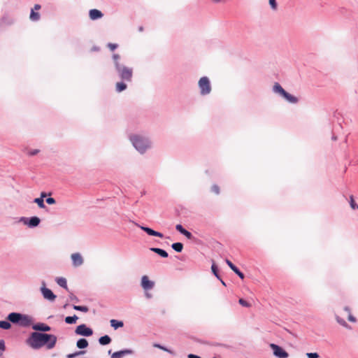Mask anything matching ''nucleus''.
<instances>
[{"label": "nucleus", "mask_w": 358, "mask_h": 358, "mask_svg": "<svg viewBox=\"0 0 358 358\" xmlns=\"http://www.w3.org/2000/svg\"><path fill=\"white\" fill-rule=\"evenodd\" d=\"M20 222H22L24 224L27 225L30 228H34L39 225L41 220L36 216L31 217H22L20 218Z\"/></svg>", "instance_id": "obj_6"}, {"label": "nucleus", "mask_w": 358, "mask_h": 358, "mask_svg": "<svg viewBox=\"0 0 358 358\" xmlns=\"http://www.w3.org/2000/svg\"><path fill=\"white\" fill-rule=\"evenodd\" d=\"M127 88V85L125 81L121 80L117 82L115 85V90L117 92H122Z\"/></svg>", "instance_id": "obj_20"}, {"label": "nucleus", "mask_w": 358, "mask_h": 358, "mask_svg": "<svg viewBox=\"0 0 358 358\" xmlns=\"http://www.w3.org/2000/svg\"><path fill=\"white\" fill-rule=\"evenodd\" d=\"M213 358H216V357H213Z\"/></svg>", "instance_id": "obj_62"}, {"label": "nucleus", "mask_w": 358, "mask_h": 358, "mask_svg": "<svg viewBox=\"0 0 358 358\" xmlns=\"http://www.w3.org/2000/svg\"><path fill=\"white\" fill-rule=\"evenodd\" d=\"M227 264L229 266V268L238 275V277L241 279H243L245 278V275L243 273H242L238 267H236L231 261L229 259L225 260Z\"/></svg>", "instance_id": "obj_16"}, {"label": "nucleus", "mask_w": 358, "mask_h": 358, "mask_svg": "<svg viewBox=\"0 0 358 358\" xmlns=\"http://www.w3.org/2000/svg\"><path fill=\"white\" fill-rule=\"evenodd\" d=\"M348 319L352 322H356V318L351 313L349 314Z\"/></svg>", "instance_id": "obj_48"}, {"label": "nucleus", "mask_w": 358, "mask_h": 358, "mask_svg": "<svg viewBox=\"0 0 358 358\" xmlns=\"http://www.w3.org/2000/svg\"><path fill=\"white\" fill-rule=\"evenodd\" d=\"M120 55L118 54H114L113 55V59L114 60V65H115V67H116V63H120L119 62V59H120Z\"/></svg>", "instance_id": "obj_41"}, {"label": "nucleus", "mask_w": 358, "mask_h": 358, "mask_svg": "<svg viewBox=\"0 0 358 358\" xmlns=\"http://www.w3.org/2000/svg\"><path fill=\"white\" fill-rule=\"evenodd\" d=\"M73 266L78 267L83 264V258L78 252L73 253L71 256Z\"/></svg>", "instance_id": "obj_13"}, {"label": "nucleus", "mask_w": 358, "mask_h": 358, "mask_svg": "<svg viewBox=\"0 0 358 358\" xmlns=\"http://www.w3.org/2000/svg\"><path fill=\"white\" fill-rule=\"evenodd\" d=\"M46 196V194L45 192H42L41 194V197L40 198H42L43 199V198Z\"/></svg>", "instance_id": "obj_55"}, {"label": "nucleus", "mask_w": 358, "mask_h": 358, "mask_svg": "<svg viewBox=\"0 0 358 358\" xmlns=\"http://www.w3.org/2000/svg\"><path fill=\"white\" fill-rule=\"evenodd\" d=\"M153 346H154L155 348H157L161 349V350H164V351L167 350V348H166V347H164V346H163V345H161L160 344H158V343H155V344L153 345Z\"/></svg>", "instance_id": "obj_47"}, {"label": "nucleus", "mask_w": 358, "mask_h": 358, "mask_svg": "<svg viewBox=\"0 0 358 358\" xmlns=\"http://www.w3.org/2000/svg\"><path fill=\"white\" fill-rule=\"evenodd\" d=\"M78 317L74 315L73 316H67L65 317V322L66 324H75L76 322V321L78 320Z\"/></svg>", "instance_id": "obj_26"}, {"label": "nucleus", "mask_w": 358, "mask_h": 358, "mask_svg": "<svg viewBox=\"0 0 358 358\" xmlns=\"http://www.w3.org/2000/svg\"><path fill=\"white\" fill-rule=\"evenodd\" d=\"M238 303L244 307H249L250 306V303L243 299H240Z\"/></svg>", "instance_id": "obj_39"}, {"label": "nucleus", "mask_w": 358, "mask_h": 358, "mask_svg": "<svg viewBox=\"0 0 358 358\" xmlns=\"http://www.w3.org/2000/svg\"><path fill=\"white\" fill-rule=\"evenodd\" d=\"M41 287H47L46 283L44 280L41 281Z\"/></svg>", "instance_id": "obj_52"}, {"label": "nucleus", "mask_w": 358, "mask_h": 358, "mask_svg": "<svg viewBox=\"0 0 358 358\" xmlns=\"http://www.w3.org/2000/svg\"><path fill=\"white\" fill-rule=\"evenodd\" d=\"M10 327H11V324H10V322L9 320L8 321H6V320H1L0 321V328L1 329L8 330V329H10Z\"/></svg>", "instance_id": "obj_28"}, {"label": "nucleus", "mask_w": 358, "mask_h": 358, "mask_svg": "<svg viewBox=\"0 0 358 358\" xmlns=\"http://www.w3.org/2000/svg\"><path fill=\"white\" fill-rule=\"evenodd\" d=\"M271 348L273 351V355L278 358H287L289 355L288 353L279 345L271 343L270 344Z\"/></svg>", "instance_id": "obj_8"}, {"label": "nucleus", "mask_w": 358, "mask_h": 358, "mask_svg": "<svg viewBox=\"0 0 358 358\" xmlns=\"http://www.w3.org/2000/svg\"><path fill=\"white\" fill-rule=\"evenodd\" d=\"M337 139V137L336 136H332V140L336 141Z\"/></svg>", "instance_id": "obj_58"}, {"label": "nucleus", "mask_w": 358, "mask_h": 358, "mask_svg": "<svg viewBox=\"0 0 358 358\" xmlns=\"http://www.w3.org/2000/svg\"><path fill=\"white\" fill-rule=\"evenodd\" d=\"M75 333L77 335L88 337L93 334V330L88 327L86 324H82L76 327Z\"/></svg>", "instance_id": "obj_7"}, {"label": "nucleus", "mask_w": 358, "mask_h": 358, "mask_svg": "<svg viewBox=\"0 0 358 358\" xmlns=\"http://www.w3.org/2000/svg\"><path fill=\"white\" fill-rule=\"evenodd\" d=\"M198 85L201 95L206 96L211 92L212 87L210 80L208 77H201L198 82Z\"/></svg>", "instance_id": "obj_5"}, {"label": "nucleus", "mask_w": 358, "mask_h": 358, "mask_svg": "<svg viewBox=\"0 0 358 358\" xmlns=\"http://www.w3.org/2000/svg\"><path fill=\"white\" fill-rule=\"evenodd\" d=\"M34 10H39L41 8V6L39 4L34 5Z\"/></svg>", "instance_id": "obj_50"}, {"label": "nucleus", "mask_w": 358, "mask_h": 358, "mask_svg": "<svg viewBox=\"0 0 358 358\" xmlns=\"http://www.w3.org/2000/svg\"><path fill=\"white\" fill-rule=\"evenodd\" d=\"M282 97L285 98L288 102L292 103H296L299 101L297 97L292 95L285 91V94L282 95Z\"/></svg>", "instance_id": "obj_18"}, {"label": "nucleus", "mask_w": 358, "mask_h": 358, "mask_svg": "<svg viewBox=\"0 0 358 358\" xmlns=\"http://www.w3.org/2000/svg\"><path fill=\"white\" fill-rule=\"evenodd\" d=\"M45 201H46V203L48 204H50V205H52V204H55L56 203L55 199L54 198H52V197L47 198Z\"/></svg>", "instance_id": "obj_42"}, {"label": "nucleus", "mask_w": 358, "mask_h": 358, "mask_svg": "<svg viewBox=\"0 0 358 358\" xmlns=\"http://www.w3.org/2000/svg\"><path fill=\"white\" fill-rule=\"evenodd\" d=\"M211 270H212V272L214 274V275L217 278V279H220V275H219V272H218V268L217 266V265L215 264V263H213L212 266H211Z\"/></svg>", "instance_id": "obj_30"}, {"label": "nucleus", "mask_w": 358, "mask_h": 358, "mask_svg": "<svg viewBox=\"0 0 358 358\" xmlns=\"http://www.w3.org/2000/svg\"><path fill=\"white\" fill-rule=\"evenodd\" d=\"M171 248L177 252H181L183 249V244L180 242L174 243L171 245Z\"/></svg>", "instance_id": "obj_25"}, {"label": "nucleus", "mask_w": 358, "mask_h": 358, "mask_svg": "<svg viewBox=\"0 0 358 358\" xmlns=\"http://www.w3.org/2000/svg\"><path fill=\"white\" fill-rule=\"evenodd\" d=\"M40 150H38V149H34V150H30L29 152H28V155L29 156H34L36 155H37L38 153H39Z\"/></svg>", "instance_id": "obj_45"}, {"label": "nucleus", "mask_w": 358, "mask_h": 358, "mask_svg": "<svg viewBox=\"0 0 358 358\" xmlns=\"http://www.w3.org/2000/svg\"><path fill=\"white\" fill-rule=\"evenodd\" d=\"M344 310H345L346 312L349 313V314L350 313V308H349V307H348V306H345V307L344 308Z\"/></svg>", "instance_id": "obj_53"}, {"label": "nucleus", "mask_w": 358, "mask_h": 358, "mask_svg": "<svg viewBox=\"0 0 358 358\" xmlns=\"http://www.w3.org/2000/svg\"><path fill=\"white\" fill-rule=\"evenodd\" d=\"M135 224L136 226H138L139 228H141L143 231H144L145 233H147L148 235L150 236H157V237H159V238H163L164 237V235L163 234L159 232V231H156L155 230H153L152 229L150 228V227H145V226H141L137 223H135Z\"/></svg>", "instance_id": "obj_10"}, {"label": "nucleus", "mask_w": 358, "mask_h": 358, "mask_svg": "<svg viewBox=\"0 0 358 358\" xmlns=\"http://www.w3.org/2000/svg\"><path fill=\"white\" fill-rule=\"evenodd\" d=\"M85 353V351H78V352H76L74 353H72V354H69L67 355L66 357L67 358H74L78 355H83Z\"/></svg>", "instance_id": "obj_33"}, {"label": "nucleus", "mask_w": 358, "mask_h": 358, "mask_svg": "<svg viewBox=\"0 0 358 358\" xmlns=\"http://www.w3.org/2000/svg\"><path fill=\"white\" fill-rule=\"evenodd\" d=\"M110 322L111 327H113L115 329H117L120 327H122L124 326V323L122 321H119V320L113 319L110 321Z\"/></svg>", "instance_id": "obj_24"}, {"label": "nucleus", "mask_w": 358, "mask_h": 358, "mask_svg": "<svg viewBox=\"0 0 358 358\" xmlns=\"http://www.w3.org/2000/svg\"><path fill=\"white\" fill-rule=\"evenodd\" d=\"M213 1L216 2V3H218L220 1V0H213Z\"/></svg>", "instance_id": "obj_59"}, {"label": "nucleus", "mask_w": 358, "mask_h": 358, "mask_svg": "<svg viewBox=\"0 0 358 358\" xmlns=\"http://www.w3.org/2000/svg\"><path fill=\"white\" fill-rule=\"evenodd\" d=\"M219 280L221 281V282L222 283V285H224V286H226L225 282H224V281H223L220 278V279H219Z\"/></svg>", "instance_id": "obj_57"}, {"label": "nucleus", "mask_w": 358, "mask_h": 358, "mask_svg": "<svg viewBox=\"0 0 358 358\" xmlns=\"http://www.w3.org/2000/svg\"><path fill=\"white\" fill-rule=\"evenodd\" d=\"M111 342V338L108 335H105V336H101L99 338V343L100 345H108L110 344Z\"/></svg>", "instance_id": "obj_21"}, {"label": "nucleus", "mask_w": 358, "mask_h": 358, "mask_svg": "<svg viewBox=\"0 0 358 358\" xmlns=\"http://www.w3.org/2000/svg\"><path fill=\"white\" fill-rule=\"evenodd\" d=\"M129 140L135 149L141 154H144L151 148V141L145 135L140 134H132L130 135Z\"/></svg>", "instance_id": "obj_2"}, {"label": "nucleus", "mask_w": 358, "mask_h": 358, "mask_svg": "<svg viewBox=\"0 0 358 358\" xmlns=\"http://www.w3.org/2000/svg\"><path fill=\"white\" fill-rule=\"evenodd\" d=\"M34 202L36 203L38 206V207L41 208H45V206L44 204V201L42 198H36L34 200Z\"/></svg>", "instance_id": "obj_31"}, {"label": "nucleus", "mask_w": 358, "mask_h": 358, "mask_svg": "<svg viewBox=\"0 0 358 358\" xmlns=\"http://www.w3.org/2000/svg\"><path fill=\"white\" fill-rule=\"evenodd\" d=\"M269 5L273 10H276L278 7V4L276 0H269Z\"/></svg>", "instance_id": "obj_36"}, {"label": "nucleus", "mask_w": 358, "mask_h": 358, "mask_svg": "<svg viewBox=\"0 0 358 358\" xmlns=\"http://www.w3.org/2000/svg\"><path fill=\"white\" fill-rule=\"evenodd\" d=\"M108 47L112 50H115L117 48V44L109 43Z\"/></svg>", "instance_id": "obj_46"}, {"label": "nucleus", "mask_w": 358, "mask_h": 358, "mask_svg": "<svg viewBox=\"0 0 358 358\" xmlns=\"http://www.w3.org/2000/svg\"><path fill=\"white\" fill-rule=\"evenodd\" d=\"M56 282L62 287L68 289L67 282L66 278L59 277L55 279Z\"/></svg>", "instance_id": "obj_23"}, {"label": "nucleus", "mask_w": 358, "mask_h": 358, "mask_svg": "<svg viewBox=\"0 0 358 358\" xmlns=\"http://www.w3.org/2000/svg\"><path fill=\"white\" fill-rule=\"evenodd\" d=\"M138 31H143V27L142 26L139 27H138Z\"/></svg>", "instance_id": "obj_56"}, {"label": "nucleus", "mask_w": 358, "mask_h": 358, "mask_svg": "<svg viewBox=\"0 0 358 358\" xmlns=\"http://www.w3.org/2000/svg\"><path fill=\"white\" fill-rule=\"evenodd\" d=\"M306 356L308 358H319V355L317 352H308Z\"/></svg>", "instance_id": "obj_40"}, {"label": "nucleus", "mask_w": 358, "mask_h": 358, "mask_svg": "<svg viewBox=\"0 0 358 358\" xmlns=\"http://www.w3.org/2000/svg\"><path fill=\"white\" fill-rule=\"evenodd\" d=\"M349 203H350V207L353 209V210H356L357 209L358 210V205L355 203V200H354V196L352 195H350V201H349Z\"/></svg>", "instance_id": "obj_32"}, {"label": "nucleus", "mask_w": 358, "mask_h": 358, "mask_svg": "<svg viewBox=\"0 0 358 358\" xmlns=\"http://www.w3.org/2000/svg\"><path fill=\"white\" fill-rule=\"evenodd\" d=\"M6 350L5 342L3 340H0V356L3 355V352Z\"/></svg>", "instance_id": "obj_35"}, {"label": "nucleus", "mask_w": 358, "mask_h": 358, "mask_svg": "<svg viewBox=\"0 0 358 358\" xmlns=\"http://www.w3.org/2000/svg\"><path fill=\"white\" fill-rule=\"evenodd\" d=\"M115 71L121 80L129 83L132 80L133 69L127 67L122 63H116Z\"/></svg>", "instance_id": "obj_4"}, {"label": "nucleus", "mask_w": 358, "mask_h": 358, "mask_svg": "<svg viewBox=\"0 0 358 358\" xmlns=\"http://www.w3.org/2000/svg\"><path fill=\"white\" fill-rule=\"evenodd\" d=\"M32 329L35 331H40L41 333H45L50 331L51 327L45 323L38 322L32 325Z\"/></svg>", "instance_id": "obj_11"}, {"label": "nucleus", "mask_w": 358, "mask_h": 358, "mask_svg": "<svg viewBox=\"0 0 358 358\" xmlns=\"http://www.w3.org/2000/svg\"><path fill=\"white\" fill-rule=\"evenodd\" d=\"M29 18L31 21H38L40 19V14L37 12H35L34 9H31Z\"/></svg>", "instance_id": "obj_27"}, {"label": "nucleus", "mask_w": 358, "mask_h": 358, "mask_svg": "<svg viewBox=\"0 0 358 358\" xmlns=\"http://www.w3.org/2000/svg\"><path fill=\"white\" fill-rule=\"evenodd\" d=\"M336 320H337L338 323H339L341 325H342L345 327H348V324L343 318H341L340 317L336 316Z\"/></svg>", "instance_id": "obj_34"}, {"label": "nucleus", "mask_w": 358, "mask_h": 358, "mask_svg": "<svg viewBox=\"0 0 358 358\" xmlns=\"http://www.w3.org/2000/svg\"><path fill=\"white\" fill-rule=\"evenodd\" d=\"M211 191L214 193H215L216 194H220V187L218 185H213L212 187H211Z\"/></svg>", "instance_id": "obj_38"}, {"label": "nucleus", "mask_w": 358, "mask_h": 358, "mask_svg": "<svg viewBox=\"0 0 358 358\" xmlns=\"http://www.w3.org/2000/svg\"><path fill=\"white\" fill-rule=\"evenodd\" d=\"M108 354H109V355H110V354H111V350H108Z\"/></svg>", "instance_id": "obj_61"}, {"label": "nucleus", "mask_w": 358, "mask_h": 358, "mask_svg": "<svg viewBox=\"0 0 358 358\" xmlns=\"http://www.w3.org/2000/svg\"><path fill=\"white\" fill-rule=\"evenodd\" d=\"M134 350L131 349H124L120 351L115 352L111 354V358H122L126 355H133Z\"/></svg>", "instance_id": "obj_12"}, {"label": "nucleus", "mask_w": 358, "mask_h": 358, "mask_svg": "<svg viewBox=\"0 0 358 358\" xmlns=\"http://www.w3.org/2000/svg\"><path fill=\"white\" fill-rule=\"evenodd\" d=\"M155 283L149 280L147 275H143L141 278V286L145 290H149L154 287Z\"/></svg>", "instance_id": "obj_14"}, {"label": "nucleus", "mask_w": 358, "mask_h": 358, "mask_svg": "<svg viewBox=\"0 0 358 358\" xmlns=\"http://www.w3.org/2000/svg\"><path fill=\"white\" fill-rule=\"evenodd\" d=\"M145 296L148 299L151 298L152 297V295L148 292L145 293Z\"/></svg>", "instance_id": "obj_54"}, {"label": "nucleus", "mask_w": 358, "mask_h": 358, "mask_svg": "<svg viewBox=\"0 0 358 358\" xmlns=\"http://www.w3.org/2000/svg\"><path fill=\"white\" fill-rule=\"evenodd\" d=\"M40 291L43 297L50 302L55 301L57 298V296L52 292V291L48 287H41Z\"/></svg>", "instance_id": "obj_9"}, {"label": "nucleus", "mask_w": 358, "mask_h": 358, "mask_svg": "<svg viewBox=\"0 0 358 358\" xmlns=\"http://www.w3.org/2000/svg\"><path fill=\"white\" fill-rule=\"evenodd\" d=\"M150 250L163 258H166L169 256L168 252L163 249L159 248H150Z\"/></svg>", "instance_id": "obj_17"}, {"label": "nucleus", "mask_w": 358, "mask_h": 358, "mask_svg": "<svg viewBox=\"0 0 358 358\" xmlns=\"http://www.w3.org/2000/svg\"><path fill=\"white\" fill-rule=\"evenodd\" d=\"M57 336L53 334L32 332L27 340V344L33 349L37 350L46 345L48 350L52 349L57 343Z\"/></svg>", "instance_id": "obj_1"}, {"label": "nucleus", "mask_w": 358, "mask_h": 358, "mask_svg": "<svg viewBox=\"0 0 358 358\" xmlns=\"http://www.w3.org/2000/svg\"><path fill=\"white\" fill-rule=\"evenodd\" d=\"M89 16L92 20H96L101 18L103 16V14L98 9H91L89 11Z\"/></svg>", "instance_id": "obj_15"}, {"label": "nucleus", "mask_w": 358, "mask_h": 358, "mask_svg": "<svg viewBox=\"0 0 358 358\" xmlns=\"http://www.w3.org/2000/svg\"><path fill=\"white\" fill-rule=\"evenodd\" d=\"M187 357L188 358H201V357L194 355V354H189Z\"/></svg>", "instance_id": "obj_49"}, {"label": "nucleus", "mask_w": 358, "mask_h": 358, "mask_svg": "<svg viewBox=\"0 0 358 358\" xmlns=\"http://www.w3.org/2000/svg\"><path fill=\"white\" fill-rule=\"evenodd\" d=\"M176 229L181 234H182L186 231V229L180 224L176 226Z\"/></svg>", "instance_id": "obj_37"}, {"label": "nucleus", "mask_w": 358, "mask_h": 358, "mask_svg": "<svg viewBox=\"0 0 358 358\" xmlns=\"http://www.w3.org/2000/svg\"><path fill=\"white\" fill-rule=\"evenodd\" d=\"M88 341L85 338H80L77 341L76 346L80 349L86 348L88 346Z\"/></svg>", "instance_id": "obj_22"}, {"label": "nucleus", "mask_w": 358, "mask_h": 358, "mask_svg": "<svg viewBox=\"0 0 358 358\" xmlns=\"http://www.w3.org/2000/svg\"><path fill=\"white\" fill-rule=\"evenodd\" d=\"M69 299L71 301H75L76 303L79 302L78 298L76 295H74L73 293L70 294Z\"/></svg>", "instance_id": "obj_43"}, {"label": "nucleus", "mask_w": 358, "mask_h": 358, "mask_svg": "<svg viewBox=\"0 0 358 358\" xmlns=\"http://www.w3.org/2000/svg\"><path fill=\"white\" fill-rule=\"evenodd\" d=\"M73 308L76 310L82 311L84 313H87L89 310L88 307L85 306L73 305Z\"/></svg>", "instance_id": "obj_29"}, {"label": "nucleus", "mask_w": 358, "mask_h": 358, "mask_svg": "<svg viewBox=\"0 0 358 358\" xmlns=\"http://www.w3.org/2000/svg\"><path fill=\"white\" fill-rule=\"evenodd\" d=\"M7 319L13 324H18L22 327H28L34 322L31 316L20 313H10L8 314Z\"/></svg>", "instance_id": "obj_3"}, {"label": "nucleus", "mask_w": 358, "mask_h": 358, "mask_svg": "<svg viewBox=\"0 0 358 358\" xmlns=\"http://www.w3.org/2000/svg\"><path fill=\"white\" fill-rule=\"evenodd\" d=\"M166 352H168L169 353L171 354L172 355H175V352L173 351H172L171 350H169L167 348V350H166Z\"/></svg>", "instance_id": "obj_51"}, {"label": "nucleus", "mask_w": 358, "mask_h": 358, "mask_svg": "<svg viewBox=\"0 0 358 358\" xmlns=\"http://www.w3.org/2000/svg\"><path fill=\"white\" fill-rule=\"evenodd\" d=\"M182 235H184L188 239H192L193 238V236L191 232H189V231L186 230L183 234Z\"/></svg>", "instance_id": "obj_44"}, {"label": "nucleus", "mask_w": 358, "mask_h": 358, "mask_svg": "<svg viewBox=\"0 0 358 358\" xmlns=\"http://www.w3.org/2000/svg\"><path fill=\"white\" fill-rule=\"evenodd\" d=\"M273 92L274 93L279 94L280 96H282V95L285 92V90L278 83H275L274 85L273 86Z\"/></svg>", "instance_id": "obj_19"}, {"label": "nucleus", "mask_w": 358, "mask_h": 358, "mask_svg": "<svg viewBox=\"0 0 358 358\" xmlns=\"http://www.w3.org/2000/svg\"><path fill=\"white\" fill-rule=\"evenodd\" d=\"M67 306H68V303H66V304L64 306V308H66Z\"/></svg>", "instance_id": "obj_60"}]
</instances>
